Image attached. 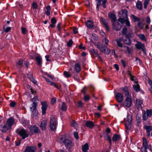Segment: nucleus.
Here are the masks:
<instances>
[{"label": "nucleus", "mask_w": 152, "mask_h": 152, "mask_svg": "<svg viewBox=\"0 0 152 152\" xmlns=\"http://www.w3.org/2000/svg\"><path fill=\"white\" fill-rule=\"evenodd\" d=\"M61 142H63L66 147L67 149H71L73 145L72 142L69 139L66 138L64 135H62L59 138Z\"/></svg>", "instance_id": "f257e3e1"}, {"label": "nucleus", "mask_w": 152, "mask_h": 152, "mask_svg": "<svg viewBox=\"0 0 152 152\" xmlns=\"http://www.w3.org/2000/svg\"><path fill=\"white\" fill-rule=\"evenodd\" d=\"M57 124V120L54 116H52L50 119V129L54 131L56 129Z\"/></svg>", "instance_id": "f03ea898"}, {"label": "nucleus", "mask_w": 152, "mask_h": 152, "mask_svg": "<svg viewBox=\"0 0 152 152\" xmlns=\"http://www.w3.org/2000/svg\"><path fill=\"white\" fill-rule=\"evenodd\" d=\"M126 98L124 101L122 103V104L125 107H129L132 104V99L131 95L126 96Z\"/></svg>", "instance_id": "7ed1b4c3"}, {"label": "nucleus", "mask_w": 152, "mask_h": 152, "mask_svg": "<svg viewBox=\"0 0 152 152\" xmlns=\"http://www.w3.org/2000/svg\"><path fill=\"white\" fill-rule=\"evenodd\" d=\"M135 45L137 49H141L145 54H146V49L144 44L140 42H137V43Z\"/></svg>", "instance_id": "20e7f679"}, {"label": "nucleus", "mask_w": 152, "mask_h": 152, "mask_svg": "<svg viewBox=\"0 0 152 152\" xmlns=\"http://www.w3.org/2000/svg\"><path fill=\"white\" fill-rule=\"evenodd\" d=\"M122 33L124 34L126 37H130L133 34L132 31H127V28L126 27H124L122 29Z\"/></svg>", "instance_id": "39448f33"}, {"label": "nucleus", "mask_w": 152, "mask_h": 152, "mask_svg": "<svg viewBox=\"0 0 152 152\" xmlns=\"http://www.w3.org/2000/svg\"><path fill=\"white\" fill-rule=\"evenodd\" d=\"M31 132L38 134L40 132V130L39 128L37 126H31L28 128Z\"/></svg>", "instance_id": "423d86ee"}, {"label": "nucleus", "mask_w": 152, "mask_h": 152, "mask_svg": "<svg viewBox=\"0 0 152 152\" xmlns=\"http://www.w3.org/2000/svg\"><path fill=\"white\" fill-rule=\"evenodd\" d=\"M19 134L23 139H24L28 137L29 134L24 129H21L19 132Z\"/></svg>", "instance_id": "0eeeda50"}, {"label": "nucleus", "mask_w": 152, "mask_h": 152, "mask_svg": "<svg viewBox=\"0 0 152 152\" xmlns=\"http://www.w3.org/2000/svg\"><path fill=\"white\" fill-rule=\"evenodd\" d=\"M142 147L141 148V151L142 152H147L148 147V143L146 139L143 137L142 138Z\"/></svg>", "instance_id": "6e6552de"}, {"label": "nucleus", "mask_w": 152, "mask_h": 152, "mask_svg": "<svg viewBox=\"0 0 152 152\" xmlns=\"http://www.w3.org/2000/svg\"><path fill=\"white\" fill-rule=\"evenodd\" d=\"M37 147L35 145L27 146L24 152H36Z\"/></svg>", "instance_id": "1a4fd4ad"}, {"label": "nucleus", "mask_w": 152, "mask_h": 152, "mask_svg": "<svg viewBox=\"0 0 152 152\" xmlns=\"http://www.w3.org/2000/svg\"><path fill=\"white\" fill-rule=\"evenodd\" d=\"M115 98L118 102L121 103L124 99V96L122 94L118 93L115 95Z\"/></svg>", "instance_id": "9d476101"}, {"label": "nucleus", "mask_w": 152, "mask_h": 152, "mask_svg": "<svg viewBox=\"0 0 152 152\" xmlns=\"http://www.w3.org/2000/svg\"><path fill=\"white\" fill-rule=\"evenodd\" d=\"M99 49L102 52L107 54H109L110 53V50L107 48L106 45L104 46H103L102 45Z\"/></svg>", "instance_id": "9b49d317"}, {"label": "nucleus", "mask_w": 152, "mask_h": 152, "mask_svg": "<svg viewBox=\"0 0 152 152\" xmlns=\"http://www.w3.org/2000/svg\"><path fill=\"white\" fill-rule=\"evenodd\" d=\"M119 16L125 18H128L127 11L126 10H122L118 14Z\"/></svg>", "instance_id": "f8f14e48"}, {"label": "nucleus", "mask_w": 152, "mask_h": 152, "mask_svg": "<svg viewBox=\"0 0 152 152\" xmlns=\"http://www.w3.org/2000/svg\"><path fill=\"white\" fill-rule=\"evenodd\" d=\"M41 104L42 105V115H44L46 113V111L48 107V105L46 102H41Z\"/></svg>", "instance_id": "ddd939ff"}, {"label": "nucleus", "mask_w": 152, "mask_h": 152, "mask_svg": "<svg viewBox=\"0 0 152 152\" xmlns=\"http://www.w3.org/2000/svg\"><path fill=\"white\" fill-rule=\"evenodd\" d=\"M27 75L28 78L31 82L35 84L37 83V81L33 77V73L31 72H29Z\"/></svg>", "instance_id": "4468645a"}, {"label": "nucleus", "mask_w": 152, "mask_h": 152, "mask_svg": "<svg viewBox=\"0 0 152 152\" xmlns=\"http://www.w3.org/2000/svg\"><path fill=\"white\" fill-rule=\"evenodd\" d=\"M86 126L88 128L92 129L94 126V123L91 121H87L86 123Z\"/></svg>", "instance_id": "2eb2a0df"}, {"label": "nucleus", "mask_w": 152, "mask_h": 152, "mask_svg": "<svg viewBox=\"0 0 152 152\" xmlns=\"http://www.w3.org/2000/svg\"><path fill=\"white\" fill-rule=\"evenodd\" d=\"M1 126L2 129L0 130L3 132H5L6 131L11 128V127L8 126L7 124L6 125H2Z\"/></svg>", "instance_id": "dca6fc26"}, {"label": "nucleus", "mask_w": 152, "mask_h": 152, "mask_svg": "<svg viewBox=\"0 0 152 152\" xmlns=\"http://www.w3.org/2000/svg\"><path fill=\"white\" fill-rule=\"evenodd\" d=\"M101 20L103 23L104 24L105 27L106 28L107 30L108 31H109L110 29L109 27L106 20L102 17L101 18Z\"/></svg>", "instance_id": "f3484780"}, {"label": "nucleus", "mask_w": 152, "mask_h": 152, "mask_svg": "<svg viewBox=\"0 0 152 152\" xmlns=\"http://www.w3.org/2000/svg\"><path fill=\"white\" fill-rule=\"evenodd\" d=\"M35 59L37 62V63L40 67L42 66V58L40 56H37L35 57Z\"/></svg>", "instance_id": "a211bd4d"}, {"label": "nucleus", "mask_w": 152, "mask_h": 152, "mask_svg": "<svg viewBox=\"0 0 152 152\" xmlns=\"http://www.w3.org/2000/svg\"><path fill=\"white\" fill-rule=\"evenodd\" d=\"M14 122V119L11 117L8 119L7 121V124L8 126L11 127V126L13 124Z\"/></svg>", "instance_id": "6ab92c4d"}, {"label": "nucleus", "mask_w": 152, "mask_h": 152, "mask_svg": "<svg viewBox=\"0 0 152 152\" xmlns=\"http://www.w3.org/2000/svg\"><path fill=\"white\" fill-rule=\"evenodd\" d=\"M47 122L46 120H43L41 122L40 127L42 130H44L46 129Z\"/></svg>", "instance_id": "aec40b11"}, {"label": "nucleus", "mask_w": 152, "mask_h": 152, "mask_svg": "<svg viewBox=\"0 0 152 152\" xmlns=\"http://www.w3.org/2000/svg\"><path fill=\"white\" fill-rule=\"evenodd\" d=\"M75 68L76 72H79L81 70V66L80 64L79 63H77L75 65Z\"/></svg>", "instance_id": "412c9836"}, {"label": "nucleus", "mask_w": 152, "mask_h": 152, "mask_svg": "<svg viewBox=\"0 0 152 152\" xmlns=\"http://www.w3.org/2000/svg\"><path fill=\"white\" fill-rule=\"evenodd\" d=\"M86 25L88 27L90 28H92L94 26L93 22L90 20H88L87 21Z\"/></svg>", "instance_id": "4be33fe9"}, {"label": "nucleus", "mask_w": 152, "mask_h": 152, "mask_svg": "<svg viewBox=\"0 0 152 152\" xmlns=\"http://www.w3.org/2000/svg\"><path fill=\"white\" fill-rule=\"evenodd\" d=\"M116 44L117 46L120 48L123 47L122 44L121 43L122 39L121 38H118L116 39Z\"/></svg>", "instance_id": "5701e85b"}, {"label": "nucleus", "mask_w": 152, "mask_h": 152, "mask_svg": "<svg viewBox=\"0 0 152 152\" xmlns=\"http://www.w3.org/2000/svg\"><path fill=\"white\" fill-rule=\"evenodd\" d=\"M122 90L125 92V96H129L130 95L129 93V92L128 91V90L127 87L126 86H125L122 88Z\"/></svg>", "instance_id": "b1692460"}, {"label": "nucleus", "mask_w": 152, "mask_h": 152, "mask_svg": "<svg viewBox=\"0 0 152 152\" xmlns=\"http://www.w3.org/2000/svg\"><path fill=\"white\" fill-rule=\"evenodd\" d=\"M89 149V146L87 143H86L82 146V151L83 152H86Z\"/></svg>", "instance_id": "393cba45"}, {"label": "nucleus", "mask_w": 152, "mask_h": 152, "mask_svg": "<svg viewBox=\"0 0 152 152\" xmlns=\"http://www.w3.org/2000/svg\"><path fill=\"white\" fill-rule=\"evenodd\" d=\"M131 18H132V21H133L134 22L139 21L140 20V19L139 18L137 17L133 14L131 15Z\"/></svg>", "instance_id": "a878e982"}, {"label": "nucleus", "mask_w": 152, "mask_h": 152, "mask_svg": "<svg viewBox=\"0 0 152 152\" xmlns=\"http://www.w3.org/2000/svg\"><path fill=\"white\" fill-rule=\"evenodd\" d=\"M136 7L138 10H141L142 9V4L141 2L138 1L136 3Z\"/></svg>", "instance_id": "bb28decb"}, {"label": "nucleus", "mask_w": 152, "mask_h": 152, "mask_svg": "<svg viewBox=\"0 0 152 152\" xmlns=\"http://www.w3.org/2000/svg\"><path fill=\"white\" fill-rule=\"evenodd\" d=\"M133 88L134 90L137 92L139 91L140 90V88L139 84H138L136 83V84L133 86Z\"/></svg>", "instance_id": "cd10ccee"}, {"label": "nucleus", "mask_w": 152, "mask_h": 152, "mask_svg": "<svg viewBox=\"0 0 152 152\" xmlns=\"http://www.w3.org/2000/svg\"><path fill=\"white\" fill-rule=\"evenodd\" d=\"M126 39L123 40L125 44L128 45H130L131 44V41L130 39V37H126Z\"/></svg>", "instance_id": "c85d7f7f"}, {"label": "nucleus", "mask_w": 152, "mask_h": 152, "mask_svg": "<svg viewBox=\"0 0 152 152\" xmlns=\"http://www.w3.org/2000/svg\"><path fill=\"white\" fill-rule=\"evenodd\" d=\"M120 138V135L118 134H115L113 135L112 139L113 141L115 142L119 140Z\"/></svg>", "instance_id": "c756f323"}, {"label": "nucleus", "mask_w": 152, "mask_h": 152, "mask_svg": "<svg viewBox=\"0 0 152 152\" xmlns=\"http://www.w3.org/2000/svg\"><path fill=\"white\" fill-rule=\"evenodd\" d=\"M138 37L142 41H144L145 42L147 41L146 39L145 35L143 34H140L138 35Z\"/></svg>", "instance_id": "7c9ffc66"}, {"label": "nucleus", "mask_w": 152, "mask_h": 152, "mask_svg": "<svg viewBox=\"0 0 152 152\" xmlns=\"http://www.w3.org/2000/svg\"><path fill=\"white\" fill-rule=\"evenodd\" d=\"M136 119L138 123V124L137 125L139 126V124H140L141 122V116L140 115H137L136 116Z\"/></svg>", "instance_id": "2f4dec72"}, {"label": "nucleus", "mask_w": 152, "mask_h": 152, "mask_svg": "<svg viewBox=\"0 0 152 152\" xmlns=\"http://www.w3.org/2000/svg\"><path fill=\"white\" fill-rule=\"evenodd\" d=\"M110 17L112 20V23H115L116 20L115 15L113 14H111L110 15Z\"/></svg>", "instance_id": "473e14b6"}, {"label": "nucleus", "mask_w": 152, "mask_h": 152, "mask_svg": "<svg viewBox=\"0 0 152 152\" xmlns=\"http://www.w3.org/2000/svg\"><path fill=\"white\" fill-rule=\"evenodd\" d=\"M144 128L146 129L147 132H150L152 130V127L151 126L145 125L144 126Z\"/></svg>", "instance_id": "72a5a7b5"}, {"label": "nucleus", "mask_w": 152, "mask_h": 152, "mask_svg": "<svg viewBox=\"0 0 152 152\" xmlns=\"http://www.w3.org/2000/svg\"><path fill=\"white\" fill-rule=\"evenodd\" d=\"M46 8L47 10L45 12V14L47 16H49L50 14V6H47Z\"/></svg>", "instance_id": "f704fd0d"}, {"label": "nucleus", "mask_w": 152, "mask_h": 152, "mask_svg": "<svg viewBox=\"0 0 152 152\" xmlns=\"http://www.w3.org/2000/svg\"><path fill=\"white\" fill-rule=\"evenodd\" d=\"M115 23H112V24L113 28L114 30H115L116 31H118L120 30L121 28V27H118L117 26H116L115 25Z\"/></svg>", "instance_id": "c9c22d12"}, {"label": "nucleus", "mask_w": 152, "mask_h": 152, "mask_svg": "<svg viewBox=\"0 0 152 152\" xmlns=\"http://www.w3.org/2000/svg\"><path fill=\"white\" fill-rule=\"evenodd\" d=\"M124 51L126 53H131V50L129 47L127 46H124Z\"/></svg>", "instance_id": "e433bc0d"}, {"label": "nucleus", "mask_w": 152, "mask_h": 152, "mask_svg": "<svg viewBox=\"0 0 152 152\" xmlns=\"http://www.w3.org/2000/svg\"><path fill=\"white\" fill-rule=\"evenodd\" d=\"M67 107L66 104L64 102L62 103L61 110L63 111H65L66 110Z\"/></svg>", "instance_id": "4c0bfd02"}, {"label": "nucleus", "mask_w": 152, "mask_h": 152, "mask_svg": "<svg viewBox=\"0 0 152 152\" xmlns=\"http://www.w3.org/2000/svg\"><path fill=\"white\" fill-rule=\"evenodd\" d=\"M150 1V0H145L143 3L144 8V9L147 8L148 5Z\"/></svg>", "instance_id": "58836bf2"}, {"label": "nucleus", "mask_w": 152, "mask_h": 152, "mask_svg": "<svg viewBox=\"0 0 152 152\" xmlns=\"http://www.w3.org/2000/svg\"><path fill=\"white\" fill-rule=\"evenodd\" d=\"M37 105V103L35 102H34L32 104V107H30L31 110H32L36 109Z\"/></svg>", "instance_id": "ea45409f"}, {"label": "nucleus", "mask_w": 152, "mask_h": 152, "mask_svg": "<svg viewBox=\"0 0 152 152\" xmlns=\"http://www.w3.org/2000/svg\"><path fill=\"white\" fill-rule=\"evenodd\" d=\"M136 103L137 105L142 107L141 106L142 104V100L139 99H137L136 100Z\"/></svg>", "instance_id": "a19ab883"}, {"label": "nucleus", "mask_w": 152, "mask_h": 152, "mask_svg": "<svg viewBox=\"0 0 152 152\" xmlns=\"http://www.w3.org/2000/svg\"><path fill=\"white\" fill-rule=\"evenodd\" d=\"M71 126L74 127L75 128H76L77 126V124L75 121H73L71 123Z\"/></svg>", "instance_id": "79ce46f5"}, {"label": "nucleus", "mask_w": 152, "mask_h": 152, "mask_svg": "<svg viewBox=\"0 0 152 152\" xmlns=\"http://www.w3.org/2000/svg\"><path fill=\"white\" fill-rule=\"evenodd\" d=\"M90 99V96L88 95L85 94L84 96V99L85 101H88Z\"/></svg>", "instance_id": "37998d69"}, {"label": "nucleus", "mask_w": 152, "mask_h": 152, "mask_svg": "<svg viewBox=\"0 0 152 152\" xmlns=\"http://www.w3.org/2000/svg\"><path fill=\"white\" fill-rule=\"evenodd\" d=\"M146 114L147 116H151L152 114V110H146Z\"/></svg>", "instance_id": "c03bdc74"}, {"label": "nucleus", "mask_w": 152, "mask_h": 152, "mask_svg": "<svg viewBox=\"0 0 152 152\" xmlns=\"http://www.w3.org/2000/svg\"><path fill=\"white\" fill-rule=\"evenodd\" d=\"M126 18H120L118 19V21L121 23L123 24L124 23Z\"/></svg>", "instance_id": "a18cd8bd"}, {"label": "nucleus", "mask_w": 152, "mask_h": 152, "mask_svg": "<svg viewBox=\"0 0 152 152\" xmlns=\"http://www.w3.org/2000/svg\"><path fill=\"white\" fill-rule=\"evenodd\" d=\"M64 76L67 78L71 76V75L66 71H65L64 72Z\"/></svg>", "instance_id": "49530a36"}, {"label": "nucleus", "mask_w": 152, "mask_h": 152, "mask_svg": "<svg viewBox=\"0 0 152 152\" xmlns=\"http://www.w3.org/2000/svg\"><path fill=\"white\" fill-rule=\"evenodd\" d=\"M97 2L96 8L98 10L100 6L101 5V2L102 0H96Z\"/></svg>", "instance_id": "de8ad7c7"}, {"label": "nucleus", "mask_w": 152, "mask_h": 152, "mask_svg": "<svg viewBox=\"0 0 152 152\" xmlns=\"http://www.w3.org/2000/svg\"><path fill=\"white\" fill-rule=\"evenodd\" d=\"M32 113L34 116L38 115V112L36 109L32 110Z\"/></svg>", "instance_id": "09e8293b"}, {"label": "nucleus", "mask_w": 152, "mask_h": 152, "mask_svg": "<svg viewBox=\"0 0 152 152\" xmlns=\"http://www.w3.org/2000/svg\"><path fill=\"white\" fill-rule=\"evenodd\" d=\"M94 45L98 49H99L100 48V47L101 46L102 44L101 43H99V42H96L94 43Z\"/></svg>", "instance_id": "8fccbe9b"}, {"label": "nucleus", "mask_w": 152, "mask_h": 152, "mask_svg": "<svg viewBox=\"0 0 152 152\" xmlns=\"http://www.w3.org/2000/svg\"><path fill=\"white\" fill-rule=\"evenodd\" d=\"M102 4H101V5H102V7L104 8H105L106 7V6L105 5V4L107 2V1L106 0H102Z\"/></svg>", "instance_id": "3c124183"}, {"label": "nucleus", "mask_w": 152, "mask_h": 152, "mask_svg": "<svg viewBox=\"0 0 152 152\" xmlns=\"http://www.w3.org/2000/svg\"><path fill=\"white\" fill-rule=\"evenodd\" d=\"M125 24L126 26L129 27L130 26V23L129 21V20L128 19V18H126L125 21Z\"/></svg>", "instance_id": "603ef678"}, {"label": "nucleus", "mask_w": 152, "mask_h": 152, "mask_svg": "<svg viewBox=\"0 0 152 152\" xmlns=\"http://www.w3.org/2000/svg\"><path fill=\"white\" fill-rule=\"evenodd\" d=\"M135 61H136L137 64V65L139 64L140 65L142 63V61H141L140 59L137 57L135 58Z\"/></svg>", "instance_id": "864d4df0"}, {"label": "nucleus", "mask_w": 152, "mask_h": 152, "mask_svg": "<svg viewBox=\"0 0 152 152\" xmlns=\"http://www.w3.org/2000/svg\"><path fill=\"white\" fill-rule=\"evenodd\" d=\"M127 121L126 122L129 123V124H131V122L132 121V119L131 116L130 115L127 116Z\"/></svg>", "instance_id": "5fc2aeb1"}, {"label": "nucleus", "mask_w": 152, "mask_h": 152, "mask_svg": "<svg viewBox=\"0 0 152 152\" xmlns=\"http://www.w3.org/2000/svg\"><path fill=\"white\" fill-rule=\"evenodd\" d=\"M73 43V41L71 39H70L67 43V46L68 47H70L72 45Z\"/></svg>", "instance_id": "6e6d98bb"}, {"label": "nucleus", "mask_w": 152, "mask_h": 152, "mask_svg": "<svg viewBox=\"0 0 152 152\" xmlns=\"http://www.w3.org/2000/svg\"><path fill=\"white\" fill-rule=\"evenodd\" d=\"M91 52L92 53H93L96 55H98V52L97 50L94 49H92L91 50Z\"/></svg>", "instance_id": "4d7b16f0"}, {"label": "nucleus", "mask_w": 152, "mask_h": 152, "mask_svg": "<svg viewBox=\"0 0 152 152\" xmlns=\"http://www.w3.org/2000/svg\"><path fill=\"white\" fill-rule=\"evenodd\" d=\"M32 6L33 9H37V5L36 3L34 2L33 3Z\"/></svg>", "instance_id": "13d9d810"}, {"label": "nucleus", "mask_w": 152, "mask_h": 152, "mask_svg": "<svg viewBox=\"0 0 152 152\" xmlns=\"http://www.w3.org/2000/svg\"><path fill=\"white\" fill-rule=\"evenodd\" d=\"M22 30V33L24 34H26L27 30L26 29V28L24 27H22L21 28Z\"/></svg>", "instance_id": "bf43d9fd"}, {"label": "nucleus", "mask_w": 152, "mask_h": 152, "mask_svg": "<svg viewBox=\"0 0 152 152\" xmlns=\"http://www.w3.org/2000/svg\"><path fill=\"white\" fill-rule=\"evenodd\" d=\"M102 41L103 43H104L106 45H107L108 42H109V41L108 39L106 38H104L103 39Z\"/></svg>", "instance_id": "052dcab7"}, {"label": "nucleus", "mask_w": 152, "mask_h": 152, "mask_svg": "<svg viewBox=\"0 0 152 152\" xmlns=\"http://www.w3.org/2000/svg\"><path fill=\"white\" fill-rule=\"evenodd\" d=\"M73 134L75 138L76 139L78 140L79 138L78 133L77 132H75Z\"/></svg>", "instance_id": "680f3d73"}, {"label": "nucleus", "mask_w": 152, "mask_h": 152, "mask_svg": "<svg viewBox=\"0 0 152 152\" xmlns=\"http://www.w3.org/2000/svg\"><path fill=\"white\" fill-rule=\"evenodd\" d=\"M131 80L132 81H134L135 83H137V82L136 80L137 78L134 76H132L130 77Z\"/></svg>", "instance_id": "e2e57ef3"}, {"label": "nucleus", "mask_w": 152, "mask_h": 152, "mask_svg": "<svg viewBox=\"0 0 152 152\" xmlns=\"http://www.w3.org/2000/svg\"><path fill=\"white\" fill-rule=\"evenodd\" d=\"M145 21L148 24H150V23L151 22V20L149 16L146 17Z\"/></svg>", "instance_id": "0e129e2a"}, {"label": "nucleus", "mask_w": 152, "mask_h": 152, "mask_svg": "<svg viewBox=\"0 0 152 152\" xmlns=\"http://www.w3.org/2000/svg\"><path fill=\"white\" fill-rule=\"evenodd\" d=\"M81 91L84 95L86 94V93L87 91V88H84L81 90Z\"/></svg>", "instance_id": "69168bd1"}, {"label": "nucleus", "mask_w": 152, "mask_h": 152, "mask_svg": "<svg viewBox=\"0 0 152 152\" xmlns=\"http://www.w3.org/2000/svg\"><path fill=\"white\" fill-rule=\"evenodd\" d=\"M126 128L128 129H130L131 128V124H129V123L126 122L125 124Z\"/></svg>", "instance_id": "338daca9"}, {"label": "nucleus", "mask_w": 152, "mask_h": 152, "mask_svg": "<svg viewBox=\"0 0 152 152\" xmlns=\"http://www.w3.org/2000/svg\"><path fill=\"white\" fill-rule=\"evenodd\" d=\"M106 137L107 139V140L109 141L110 144H111V139L110 135L108 134H107L106 135Z\"/></svg>", "instance_id": "774afa93"}]
</instances>
